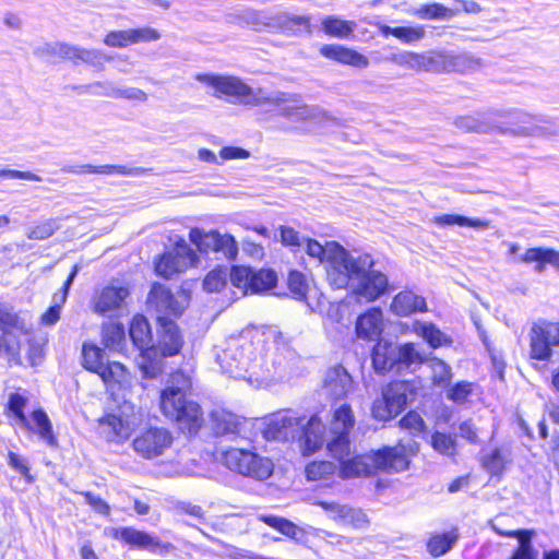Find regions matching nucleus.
I'll return each mask as SVG.
<instances>
[{
  "label": "nucleus",
  "mask_w": 559,
  "mask_h": 559,
  "mask_svg": "<svg viewBox=\"0 0 559 559\" xmlns=\"http://www.w3.org/2000/svg\"><path fill=\"white\" fill-rule=\"evenodd\" d=\"M432 366H438L441 369L440 374L431 377V383L438 386L448 385L452 379V370L448 364L440 358H432Z\"/></svg>",
  "instance_id": "obj_61"
},
{
  "label": "nucleus",
  "mask_w": 559,
  "mask_h": 559,
  "mask_svg": "<svg viewBox=\"0 0 559 559\" xmlns=\"http://www.w3.org/2000/svg\"><path fill=\"white\" fill-rule=\"evenodd\" d=\"M177 320H166L159 318L155 321L157 341L154 344L156 348V355L163 358L175 357L179 355L185 346V335Z\"/></svg>",
  "instance_id": "obj_19"
},
{
  "label": "nucleus",
  "mask_w": 559,
  "mask_h": 559,
  "mask_svg": "<svg viewBox=\"0 0 559 559\" xmlns=\"http://www.w3.org/2000/svg\"><path fill=\"white\" fill-rule=\"evenodd\" d=\"M457 539V528L453 527L448 532L431 534L426 542V548L431 557L439 558L450 551Z\"/></svg>",
  "instance_id": "obj_36"
},
{
  "label": "nucleus",
  "mask_w": 559,
  "mask_h": 559,
  "mask_svg": "<svg viewBox=\"0 0 559 559\" xmlns=\"http://www.w3.org/2000/svg\"><path fill=\"white\" fill-rule=\"evenodd\" d=\"M384 331V317L380 307H370L361 312L355 321V336L371 343L381 340Z\"/></svg>",
  "instance_id": "obj_23"
},
{
  "label": "nucleus",
  "mask_w": 559,
  "mask_h": 559,
  "mask_svg": "<svg viewBox=\"0 0 559 559\" xmlns=\"http://www.w3.org/2000/svg\"><path fill=\"white\" fill-rule=\"evenodd\" d=\"M189 240L201 254H219L227 261H234L238 255V245L230 234H222L218 229L205 231L199 227H192L189 231Z\"/></svg>",
  "instance_id": "obj_16"
},
{
  "label": "nucleus",
  "mask_w": 559,
  "mask_h": 559,
  "mask_svg": "<svg viewBox=\"0 0 559 559\" xmlns=\"http://www.w3.org/2000/svg\"><path fill=\"white\" fill-rule=\"evenodd\" d=\"M316 504L324 511L333 513L334 519L343 525L350 526L355 530H361L369 526V519L361 509L323 500L317 501Z\"/></svg>",
  "instance_id": "obj_27"
},
{
  "label": "nucleus",
  "mask_w": 559,
  "mask_h": 559,
  "mask_svg": "<svg viewBox=\"0 0 559 559\" xmlns=\"http://www.w3.org/2000/svg\"><path fill=\"white\" fill-rule=\"evenodd\" d=\"M325 449L330 456L340 464L353 452L350 435H331V438L326 440Z\"/></svg>",
  "instance_id": "obj_40"
},
{
  "label": "nucleus",
  "mask_w": 559,
  "mask_h": 559,
  "mask_svg": "<svg viewBox=\"0 0 559 559\" xmlns=\"http://www.w3.org/2000/svg\"><path fill=\"white\" fill-rule=\"evenodd\" d=\"M396 366L411 367L412 365H423L427 360L413 342L401 344L396 349Z\"/></svg>",
  "instance_id": "obj_44"
},
{
  "label": "nucleus",
  "mask_w": 559,
  "mask_h": 559,
  "mask_svg": "<svg viewBox=\"0 0 559 559\" xmlns=\"http://www.w3.org/2000/svg\"><path fill=\"white\" fill-rule=\"evenodd\" d=\"M399 63L415 72L461 74L471 72L478 66V61L468 53L445 51L404 52L400 56Z\"/></svg>",
  "instance_id": "obj_4"
},
{
  "label": "nucleus",
  "mask_w": 559,
  "mask_h": 559,
  "mask_svg": "<svg viewBox=\"0 0 559 559\" xmlns=\"http://www.w3.org/2000/svg\"><path fill=\"white\" fill-rule=\"evenodd\" d=\"M96 374L103 381L106 390L111 393L127 389L131 384V372L120 361H106Z\"/></svg>",
  "instance_id": "obj_29"
},
{
  "label": "nucleus",
  "mask_w": 559,
  "mask_h": 559,
  "mask_svg": "<svg viewBox=\"0 0 559 559\" xmlns=\"http://www.w3.org/2000/svg\"><path fill=\"white\" fill-rule=\"evenodd\" d=\"M396 349L391 343L377 341L371 350V361L376 372L391 371L396 366Z\"/></svg>",
  "instance_id": "obj_32"
},
{
  "label": "nucleus",
  "mask_w": 559,
  "mask_h": 559,
  "mask_svg": "<svg viewBox=\"0 0 559 559\" xmlns=\"http://www.w3.org/2000/svg\"><path fill=\"white\" fill-rule=\"evenodd\" d=\"M338 472L335 463L328 460H312L305 466V477L309 481H328Z\"/></svg>",
  "instance_id": "obj_38"
},
{
  "label": "nucleus",
  "mask_w": 559,
  "mask_h": 559,
  "mask_svg": "<svg viewBox=\"0 0 559 559\" xmlns=\"http://www.w3.org/2000/svg\"><path fill=\"white\" fill-rule=\"evenodd\" d=\"M41 55L58 60H70L74 63L92 62L99 57V53L81 47L72 46L67 43L47 44L41 50Z\"/></svg>",
  "instance_id": "obj_28"
},
{
  "label": "nucleus",
  "mask_w": 559,
  "mask_h": 559,
  "mask_svg": "<svg viewBox=\"0 0 559 559\" xmlns=\"http://www.w3.org/2000/svg\"><path fill=\"white\" fill-rule=\"evenodd\" d=\"M460 436L468 442L476 444L479 442L477 428L473 424L472 419L462 421L459 426Z\"/></svg>",
  "instance_id": "obj_64"
},
{
  "label": "nucleus",
  "mask_w": 559,
  "mask_h": 559,
  "mask_svg": "<svg viewBox=\"0 0 559 559\" xmlns=\"http://www.w3.org/2000/svg\"><path fill=\"white\" fill-rule=\"evenodd\" d=\"M357 24L337 15H326L321 20V29L329 37L340 39L350 38Z\"/></svg>",
  "instance_id": "obj_37"
},
{
  "label": "nucleus",
  "mask_w": 559,
  "mask_h": 559,
  "mask_svg": "<svg viewBox=\"0 0 559 559\" xmlns=\"http://www.w3.org/2000/svg\"><path fill=\"white\" fill-rule=\"evenodd\" d=\"M391 311L397 317H409L428 311L426 299L412 290H401L392 299Z\"/></svg>",
  "instance_id": "obj_31"
},
{
  "label": "nucleus",
  "mask_w": 559,
  "mask_h": 559,
  "mask_svg": "<svg viewBox=\"0 0 559 559\" xmlns=\"http://www.w3.org/2000/svg\"><path fill=\"white\" fill-rule=\"evenodd\" d=\"M210 421L213 433L216 437L238 436L241 430L242 421L235 413L217 407L211 411Z\"/></svg>",
  "instance_id": "obj_30"
},
{
  "label": "nucleus",
  "mask_w": 559,
  "mask_h": 559,
  "mask_svg": "<svg viewBox=\"0 0 559 559\" xmlns=\"http://www.w3.org/2000/svg\"><path fill=\"white\" fill-rule=\"evenodd\" d=\"M47 340L29 337L26 340V361L31 367L40 366L46 358Z\"/></svg>",
  "instance_id": "obj_46"
},
{
  "label": "nucleus",
  "mask_w": 559,
  "mask_h": 559,
  "mask_svg": "<svg viewBox=\"0 0 559 559\" xmlns=\"http://www.w3.org/2000/svg\"><path fill=\"white\" fill-rule=\"evenodd\" d=\"M402 430L412 436H418L426 430V423L421 415L414 409L406 412L397 423Z\"/></svg>",
  "instance_id": "obj_50"
},
{
  "label": "nucleus",
  "mask_w": 559,
  "mask_h": 559,
  "mask_svg": "<svg viewBox=\"0 0 559 559\" xmlns=\"http://www.w3.org/2000/svg\"><path fill=\"white\" fill-rule=\"evenodd\" d=\"M64 304H60L58 299L56 304L48 307V309L41 313L39 322L43 325H53L60 320L61 308Z\"/></svg>",
  "instance_id": "obj_63"
},
{
  "label": "nucleus",
  "mask_w": 559,
  "mask_h": 559,
  "mask_svg": "<svg viewBox=\"0 0 559 559\" xmlns=\"http://www.w3.org/2000/svg\"><path fill=\"white\" fill-rule=\"evenodd\" d=\"M373 265L374 260L369 253H361L356 258L349 254L345 267H341L343 285L332 282L331 286L335 289H344L349 286L353 278H356L358 282L353 287L352 295L357 300L376 301L390 290V283L383 272L373 270Z\"/></svg>",
  "instance_id": "obj_2"
},
{
  "label": "nucleus",
  "mask_w": 559,
  "mask_h": 559,
  "mask_svg": "<svg viewBox=\"0 0 559 559\" xmlns=\"http://www.w3.org/2000/svg\"><path fill=\"white\" fill-rule=\"evenodd\" d=\"M192 388L191 377L182 369H176L170 372L168 384L160 390L158 397L163 416L188 437H195L205 426L202 406L190 396Z\"/></svg>",
  "instance_id": "obj_1"
},
{
  "label": "nucleus",
  "mask_w": 559,
  "mask_h": 559,
  "mask_svg": "<svg viewBox=\"0 0 559 559\" xmlns=\"http://www.w3.org/2000/svg\"><path fill=\"white\" fill-rule=\"evenodd\" d=\"M110 536L133 550H143L165 556L176 549L171 543L163 542L159 537L133 526L112 528Z\"/></svg>",
  "instance_id": "obj_17"
},
{
  "label": "nucleus",
  "mask_w": 559,
  "mask_h": 559,
  "mask_svg": "<svg viewBox=\"0 0 559 559\" xmlns=\"http://www.w3.org/2000/svg\"><path fill=\"white\" fill-rule=\"evenodd\" d=\"M126 337L124 326L120 322H111L103 329V343L106 347L120 345Z\"/></svg>",
  "instance_id": "obj_51"
},
{
  "label": "nucleus",
  "mask_w": 559,
  "mask_h": 559,
  "mask_svg": "<svg viewBox=\"0 0 559 559\" xmlns=\"http://www.w3.org/2000/svg\"><path fill=\"white\" fill-rule=\"evenodd\" d=\"M413 331L416 335L420 336L432 349L442 346H451L453 343L452 337L443 333L432 322L416 321L413 324Z\"/></svg>",
  "instance_id": "obj_33"
},
{
  "label": "nucleus",
  "mask_w": 559,
  "mask_h": 559,
  "mask_svg": "<svg viewBox=\"0 0 559 559\" xmlns=\"http://www.w3.org/2000/svg\"><path fill=\"white\" fill-rule=\"evenodd\" d=\"M195 80L213 87V96L228 102H239L243 105L260 106L270 102L269 97H261L235 75L199 73Z\"/></svg>",
  "instance_id": "obj_8"
},
{
  "label": "nucleus",
  "mask_w": 559,
  "mask_h": 559,
  "mask_svg": "<svg viewBox=\"0 0 559 559\" xmlns=\"http://www.w3.org/2000/svg\"><path fill=\"white\" fill-rule=\"evenodd\" d=\"M229 281L242 295H258L275 288L278 278L271 267L255 269L238 264L230 267Z\"/></svg>",
  "instance_id": "obj_14"
},
{
  "label": "nucleus",
  "mask_w": 559,
  "mask_h": 559,
  "mask_svg": "<svg viewBox=\"0 0 559 559\" xmlns=\"http://www.w3.org/2000/svg\"><path fill=\"white\" fill-rule=\"evenodd\" d=\"M432 449L447 456H453L456 453V439L450 433L435 431L431 435Z\"/></svg>",
  "instance_id": "obj_48"
},
{
  "label": "nucleus",
  "mask_w": 559,
  "mask_h": 559,
  "mask_svg": "<svg viewBox=\"0 0 559 559\" xmlns=\"http://www.w3.org/2000/svg\"><path fill=\"white\" fill-rule=\"evenodd\" d=\"M319 53L323 58L342 66L357 69H365L369 66L368 57L341 44H324L320 47Z\"/></svg>",
  "instance_id": "obj_24"
},
{
  "label": "nucleus",
  "mask_w": 559,
  "mask_h": 559,
  "mask_svg": "<svg viewBox=\"0 0 559 559\" xmlns=\"http://www.w3.org/2000/svg\"><path fill=\"white\" fill-rule=\"evenodd\" d=\"M415 393L408 380H391L381 388L380 395L373 400L371 417L379 423H386L400 415L407 405L408 395Z\"/></svg>",
  "instance_id": "obj_9"
},
{
  "label": "nucleus",
  "mask_w": 559,
  "mask_h": 559,
  "mask_svg": "<svg viewBox=\"0 0 559 559\" xmlns=\"http://www.w3.org/2000/svg\"><path fill=\"white\" fill-rule=\"evenodd\" d=\"M7 462L9 466L19 473L26 481H34V477L31 474V468L27 461L13 451H8Z\"/></svg>",
  "instance_id": "obj_53"
},
{
  "label": "nucleus",
  "mask_w": 559,
  "mask_h": 559,
  "mask_svg": "<svg viewBox=\"0 0 559 559\" xmlns=\"http://www.w3.org/2000/svg\"><path fill=\"white\" fill-rule=\"evenodd\" d=\"M229 273L224 266H216L209 271L203 278V289L207 293H219L227 286Z\"/></svg>",
  "instance_id": "obj_45"
},
{
  "label": "nucleus",
  "mask_w": 559,
  "mask_h": 559,
  "mask_svg": "<svg viewBox=\"0 0 559 559\" xmlns=\"http://www.w3.org/2000/svg\"><path fill=\"white\" fill-rule=\"evenodd\" d=\"M396 38L403 43L412 44L423 39L426 35L425 28L421 25L417 26H397Z\"/></svg>",
  "instance_id": "obj_55"
},
{
  "label": "nucleus",
  "mask_w": 559,
  "mask_h": 559,
  "mask_svg": "<svg viewBox=\"0 0 559 559\" xmlns=\"http://www.w3.org/2000/svg\"><path fill=\"white\" fill-rule=\"evenodd\" d=\"M281 242L285 247H300L301 246V237L299 231H297L292 226L282 225L278 228Z\"/></svg>",
  "instance_id": "obj_62"
},
{
  "label": "nucleus",
  "mask_w": 559,
  "mask_h": 559,
  "mask_svg": "<svg viewBox=\"0 0 559 559\" xmlns=\"http://www.w3.org/2000/svg\"><path fill=\"white\" fill-rule=\"evenodd\" d=\"M132 45L139 43L155 41L160 38L157 29L145 26L140 28H130Z\"/></svg>",
  "instance_id": "obj_60"
},
{
  "label": "nucleus",
  "mask_w": 559,
  "mask_h": 559,
  "mask_svg": "<svg viewBox=\"0 0 559 559\" xmlns=\"http://www.w3.org/2000/svg\"><path fill=\"white\" fill-rule=\"evenodd\" d=\"M76 174H96V175H140L143 173L141 168H128L123 165H102V166H93L90 164L79 166L78 170H74Z\"/></svg>",
  "instance_id": "obj_43"
},
{
  "label": "nucleus",
  "mask_w": 559,
  "mask_h": 559,
  "mask_svg": "<svg viewBox=\"0 0 559 559\" xmlns=\"http://www.w3.org/2000/svg\"><path fill=\"white\" fill-rule=\"evenodd\" d=\"M55 233V227L51 221H44L31 226L27 231L29 240H45L50 238Z\"/></svg>",
  "instance_id": "obj_56"
},
{
  "label": "nucleus",
  "mask_w": 559,
  "mask_h": 559,
  "mask_svg": "<svg viewBox=\"0 0 559 559\" xmlns=\"http://www.w3.org/2000/svg\"><path fill=\"white\" fill-rule=\"evenodd\" d=\"M219 463L235 474L255 480L267 479L274 471L272 460L255 449L229 447L221 452Z\"/></svg>",
  "instance_id": "obj_6"
},
{
  "label": "nucleus",
  "mask_w": 559,
  "mask_h": 559,
  "mask_svg": "<svg viewBox=\"0 0 559 559\" xmlns=\"http://www.w3.org/2000/svg\"><path fill=\"white\" fill-rule=\"evenodd\" d=\"M191 302V292L180 287L176 292L170 286L162 282H153L145 298L146 310L154 316V320L159 318L166 320L180 319Z\"/></svg>",
  "instance_id": "obj_5"
},
{
  "label": "nucleus",
  "mask_w": 559,
  "mask_h": 559,
  "mask_svg": "<svg viewBox=\"0 0 559 559\" xmlns=\"http://www.w3.org/2000/svg\"><path fill=\"white\" fill-rule=\"evenodd\" d=\"M371 450L366 453H353L337 464L342 479L367 478L374 476Z\"/></svg>",
  "instance_id": "obj_25"
},
{
  "label": "nucleus",
  "mask_w": 559,
  "mask_h": 559,
  "mask_svg": "<svg viewBox=\"0 0 559 559\" xmlns=\"http://www.w3.org/2000/svg\"><path fill=\"white\" fill-rule=\"evenodd\" d=\"M104 358L105 352L98 345L91 342L83 343L81 364L85 370L96 374L103 365L106 364Z\"/></svg>",
  "instance_id": "obj_39"
},
{
  "label": "nucleus",
  "mask_w": 559,
  "mask_h": 559,
  "mask_svg": "<svg viewBox=\"0 0 559 559\" xmlns=\"http://www.w3.org/2000/svg\"><path fill=\"white\" fill-rule=\"evenodd\" d=\"M520 260L524 263L535 262V270L539 273L545 270L547 264H551L557 270H559V251H556L552 248H528L520 257Z\"/></svg>",
  "instance_id": "obj_34"
},
{
  "label": "nucleus",
  "mask_w": 559,
  "mask_h": 559,
  "mask_svg": "<svg viewBox=\"0 0 559 559\" xmlns=\"http://www.w3.org/2000/svg\"><path fill=\"white\" fill-rule=\"evenodd\" d=\"M448 9L444 5L433 2L420 5L416 11V15L420 19L435 20L444 17Z\"/></svg>",
  "instance_id": "obj_58"
},
{
  "label": "nucleus",
  "mask_w": 559,
  "mask_h": 559,
  "mask_svg": "<svg viewBox=\"0 0 559 559\" xmlns=\"http://www.w3.org/2000/svg\"><path fill=\"white\" fill-rule=\"evenodd\" d=\"M258 520L290 539H297L299 527L292 521L272 514H262Z\"/></svg>",
  "instance_id": "obj_41"
},
{
  "label": "nucleus",
  "mask_w": 559,
  "mask_h": 559,
  "mask_svg": "<svg viewBox=\"0 0 559 559\" xmlns=\"http://www.w3.org/2000/svg\"><path fill=\"white\" fill-rule=\"evenodd\" d=\"M491 530L500 537L518 539L519 544L513 549L509 559H538V551L532 544V540L536 535L534 530L521 528L506 531L496 525H491Z\"/></svg>",
  "instance_id": "obj_26"
},
{
  "label": "nucleus",
  "mask_w": 559,
  "mask_h": 559,
  "mask_svg": "<svg viewBox=\"0 0 559 559\" xmlns=\"http://www.w3.org/2000/svg\"><path fill=\"white\" fill-rule=\"evenodd\" d=\"M27 405L26 390L16 388L10 392L2 408L9 424L12 427H20L28 435L36 436L51 449L59 448L58 436L46 411L43 407H36L27 415L25 412Z\"/></svg>",
  "instance_id": "obj_3"
},
{
  "label": "nucleus",
  "mask_w": 559,
  "mask_h": 559,
  "mask_svg": "<svg viewBox=\"0 0 559 559\" xmlns=\"http://www.w3.org/2000/svg\"><path fill=\"white\" fill-rule=\"evenodd\" d=\"M356 425V417L352 406L344 403L336 407L330 419L331 435H350Z\"/></svg>",
  "instance_id": "obj_35"
},
{
  "label": "nucleus",
  "mask_w": 559,
  "mask_h": 559,
  "mask_svg": "<svg viewBox=\"0 0 559 559\" xmlns=\"http://www.w3.org/2000/svg\"><path fill=\"white\" fill-rule=\"evenodd\" d=\"M129 336L133 345L140 350L138 367L143 378L155 379L164 369V362L156 355L152 344V328L148 319L142 313H135L129 322Z\"/></svg>",
  "instance_id": "obj_7"
},
{
  "label": "nucleus",
  "mask_w": 559,
  "mask_h": 559,
  "mask_svg": "<svg viewBox=\"0 0 559 559\" xmlns=\"http://www.w3.org/2000/svg\"><path fill=\"white\" fill-rule=\"evenodd\" d=\"M326 428L319 416L312 414L307 423L301 427L300 435L297 439L300 453L304 456H310L325 447L326 443Z\"/></svg>",
  "instance_id": "obj_21"
},
{
  "label": "nucleus",
  "mask_w": 559,
  "mask_h": 559,
  "mask_svg": "<svg viewBox=\"0 0 559 559\" xmlns=\"http://www.w3.org/2000/svg\"><path fill=\"white\" fill-rule=\"evenodd\" d=\"M306 253L325 264L326 278L330 283L343 285V275L341 267H345L350 254L340 242L335 240L326 241L324 245L312 238L306 239Z\"/></svg>",
  "instance_id": "obj_13"
},
{
  "label": "nucleus",
  "mask_w": 559,
  "mask_h": 559,
  "mask_svg": "<svg viewBox=\"0 0 559 559\" xmlns=\"http://www.w3.org/2000/svg\"><path fill=\"white\" fill-rule=\"evenodd\" d=\"M284 25L294 32H305L307 34L312 32L311 17L308 15L286 16Z\"/></svg>",
  "instance_id": "obj_57"
},
{
  "label": "nucleus",
  "mask_w": 559,
  "mask_h": 559,
  "mask_svg": "<svg viewBox=\"0 0 559 559\" xmlns=\"http://www.w3.org/2000/svg\"><path fill=\"white\" fill-rule=\"evenodd\" d=\"M508 463L507 453L502 448H495L483 459V466L492 475H501Z\"/></svg>",
  "instance_id": "obj_49"
},
{
  "label": "nucleus",
  "mask_w": 559,
  "mask_h": 559,
  "mask_svg": "<svg viewBox=\"0 0 559 559\" xmlns=\"http://www.w3.org/2000/svg\"><path fill=\"white\" fill-rule=\"evenodd\" d=\"M435 222L439 225H459V226H467L474 228H487L489 226V222L480 218H469L466 216H462L459 214H443L437 216Z\"/></svg>",
  "instance_id": "obj_47"
},
{
  "label": "nucleus",
  "mask_w": 559,
  "mask_h": 559,
  "mask_svg": "<svg viewBox=\"0 0 559 559\" xmlns=\"http://www.w3.org/2000/svg\"><path fill=\"white\" fill-rule=\"evenodd\" d=\"M530 358L538 361H549L552 348L559 347V322L538 320L531 326Z\"/></svg>",
  "instance_id": "obj_18"
},
{
  "label": "nucleus",
  "mask_w": 559,
  "mask_h": 559,
  "mask_svg": "<svg viewBox=\"0 0 559 559\" xmlns=\"http://www.w3.org/2000/svg\"><path fill=\"white\" fill-rule=\"evenodd\" d=\"M173 443L174 435L168 428L148 425L135 435L131 448L138 456L154 460L169 451Z\"/></svg>",
  "instance_id": "obj_15"
},
{
  "label": "nucleus",
  "mask_w": 559,
  "mask_h": 559,
  "mask_svg": "<svg viewBox=\"0 0 559 559\" xmlns=\"http://www.w3.org/2000/svg\"><path fill=\"white\" fill-rule=\"evenodd\" d=\"M419 452V444L415 441L404 442L397 440L394 445H382L371 450L374 475L378 473L397 474L407 471L411 462Z\"/></svg>",
  "instance_id": "obj_12"
},
{
  "label": "nucleus",
  "mask_w": 559,
  "mask_h": 559,
  "mask_svg": "<svg viewBox=\"0 0 559 559\" xmlns=\"http://www.w3.org/2000/svg\"><path fill=\"white\" fill-rule=\"evenodd\" d=\"M81 496L84 498L85 502L93 508L95 512L104 516L110 515V506L99 496L93 493L92 491H82Z\"/></svg>",
  "instance_id": "obj_59"
},
{
  "label": "nucleus",
  "mask_w": 559,
  "mask_h": 559,
  "mask_svg": "<svg viewBox=\"0 0 559 559\" xmlns=\"http://www.w3.org/2000/svg\"><path fill=\"white\" fill-rule=\"evenodd\" d=\"M27 333L28 328L24 318L0 304V358H5L10 366H23L19 334Z\"/></svg>",
  "instance_id": "obj_10"
},
{
  "label": "nucleus",
  "mask_w": 559,
  "mask_h": 559,
  "mask_svg": "<svg viewBox=\"0 0 559 559\" xmlns=\"http://www.w3.org/2000/svg\"><path fill=\"white\" fill-rule=\"evenodd\" d=\"M97 425L106 440L116 444L124 443L133 432V426L129 418L115 412L104 413L97 419Z\"/></svg>",
  "instance_id": "obj_22"
},
{
  "label": "nucleus",
  "mask_w": 559,
  "mask_h": 559,
  "mask_svg": "<svg viewBox=\"0 0 559 559\" xmlns=\"http://www.w3.org/2000/svg\"><path fill=\"white\" fill-rule=\"evenodd\" d=\"M475 384L468 381L454 383L447 392V397L455 404H464L474 391Z\"/></svg>",
  "instance_id": "obj_52"
},
{
  "label": "nucleus",
  "mask_w": 559,
  "mask_h": 559,
  "mask_svg": "<svg viewBox=\"0 0 559 559\" xmlns=\"http://www.w3.org/2000/svg\"><path fill=\"white\" fill-rule=\"evenodd\" d=\"M287 288L292 297L297 300H307L309 293V283L306 275L298 270H289L287 273Z\"/></svg>",
  "instance_id": "obj_42"
},
{
  "label": "nucleus",
  "mask_w": 559,
  "mask_h": 559,
  "mask_svg": "<svg viewBox=\"0 0 559 559\" xmlns=\"http://www.w3.org/2000/svg\"><path fill=\"white\" fill-rule=\"evenodd\" d=\"M130 294L128 284L105 285L94 294L91 302L92 310L99 316H107L118 311Z\"/></svg>",
  "instance_id": "obj_20"
},
{
  "label": "nucleus",
  "mask_w": 559,
  "mask_h": 559,
  "mask_svg": "<svg viewBox=\"0 0 559 559\" xmlns=\"http://www.w3.org/2000/svg\"><path fill=\"white\" fill-rule=\"evenodd\" d=\"M199 262L197 252L179 237L170 249L163 251L154 258L153 266L157 276L169 281L185 273Z\"/></svg>",
  "instance_id": "obj_11"
},
{
  "label": "nucleus",
  "mask_w": 559,
  "mask_h": 559,
  "mask_svg": "<svg viewBox=\"0 0 559 559\" xmlns=\"http://www.w3.org/2000/svg\"><path fill=\"white\" fill-rule=\"evenodd\" d=\"M103 43L111 48H126L131 46L130 29L110 31L104 36Z\"/></svg>",
  "instance_id": "obj_54"
}]
</instances>
